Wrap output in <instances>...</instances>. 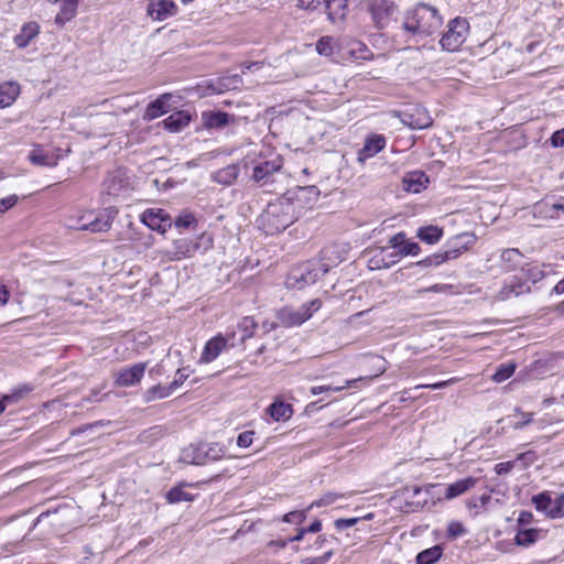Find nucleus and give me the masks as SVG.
<instances>
[{"label": "nucleus", "instance_id": "obj_33", "mask_svg": "<svg viewBox=\"0 0 564 564\" xmlns=\"http://www.w3.org/2000/svg\"><path fill=\"white\" fill-rule=\"evenodd\" d=\"M180 460L189 465L205 464L203 447L200 445H189L182 449Z\"/></svg>", "mask_w": 564, "mask_h": 564}, {"label": "nucleus", "instance_id": "obj_42", "mask_svg": "<svg viewBox=\"0 0 564 564\" xmlns=\"http://www.w3.org/2000/svg\"><path fill=\"white\" fill-rule=\"evenodd\" d=\"M346 494H338V492H326L319 499L313 501L308 507L307 510H312L313 508H321V507H327L335 502H337L340 499L346 498Z\"/></svg>", "mask_w": 564, "mask_h": 564}, {"label": "nucleus", "instance_id": "obj_40", "mask_svg": "<svg viewBox=\"0 0 564 564\" xmlns=\"http://www.w3.org/2000/svg\"><path fill=\"white\" fill-rule=\"evenodd\" d=\"M173 391L174 390L172 389L171 386H167V387L161 386V384L153 386L144 392L143 400L145 402H152L154 400L165 399V398L170 397Z\"/></svg>", "mask_w": 564, "mask_h": 564}, {"label": "nucleus", "instance_id": "obj_9", "mask_svg": "<svg viewBox=\"0 0 564 564\" xmlns=\"http://www.w3.org/2000/svg\"><path fill=\"white\" fill-rule=\"evenodd\" d=\"M433 487H441V484H427L422 487L413 488L410 501L408 502L413 511L423 509L430 510L443 501V499L432 498V491L430 489Z\"/></svg>", "mask_w": 564, "mask_h": 564}, {"label": "nucleus", "instance_id": "obj_57", "mask_svg": "<svg viewBox=\"0 0 564 564\" xmlns=\"http://www.w3.org/2000/svg\"><path fill=\"white\" fill-rule=\"evenodd\" d=\"M359 521H360L359 517L358 518H348V519L340 518V519H337L334 522V524L338 531H343L347 528L356 525Z\"/></svg>", "mask_w": 564, "mask_h": 564}, {"label": "nucleus", "instance_id": "obj_28", "mask_svg": "<svg viewBox=\"0 0 564 564\" xmlns=\"http://www.w3.org/2000/svg\"><path fill=\"white\" fill-rule=\"evenodd\" d=\"M267 412L274 421L279 422L289 420L293 414V409L291 404L276 399L269 405Z\"/></svg>", "mask_w": 564, "mask_h": 564}, {"label": "nucleus", "instance_id": "obj_36", "mask_svg": "<svg viewBox=\"0 0 564 564\" xmlns=\"http://www.w3.org/2000/svg\"><path fill=\"white\" fill-rule=\"evenodd\" d=\"M544 536L542 530L540 529H525V530H520L516 538H514V541H516V544L517 545H520V546H523V547H529L531 545H533L535 542H538L540 539H542Z\"/></svg>", "mask_w": 564, "mask_h": 564}, {"label": "nucleus", "instance_id": "obj_39", "mask_svg": "<svg viewBox=\"0 0 564 564\" xmlns=\"http://www.w3.org/2000/svg\"><path fill=\"white\" fill-rule=\"evenodd\" d=\"M416 236L429 245L438 242L443 236V229L437 226H425L417 229Z\"/></svg>", "mask_w": 564, "mask_h": 564}, {"label": "nucleus", "instance_id": "obj_8", "mask_svg": "<svg viewBox=\"0 0 564 564\" xmlns=\"http://www.w3.org/2000/svg\"><path fill=\"white\" fill-rule=\"evenodd\" d=\"M368 11L378 28H384L397 13V7L390 0H368Z\"/></svg>", "mask_w": 564, "mask_h": 564}, {"label": "nucleus", "instance_id": "obj_17", "mask_svg": "<svg viewBox=\"0 0 564 564\" xmlns=\"http://www.w3.org/2000/svg\"><path fill=\"white\" fill-rule=\"evenodd\" d=\"M147 365L143 362L135 364L131 367L120 369L116 373L115 382L119 387H132L141 381L144 376Z\"/></svg>", "mask_w": 564, "mask_h": 564}, {"label": "nucleus", "instance_id": "obj_1", "mask_svg": "<svg viewBox=\"0 0 564 564\" xmlns=\"http://www.w3.org/2000/svg\"><path fill=\"white\" fill-rule=\"evenodd\" d=\"M314 186L296 187L270 200L257 218L259 229L267 235L279 234L293 225L317 200Z\"/></svg>", "mask_w": 564, "mask_h": 564}, {"label": "nucleus", "instance_id": "obj_27", "mask_svg": "<svg viewBox=\"0 0 564 564\" xmlns=\"http://www.w3.org/2000/svg\"><path fill=\"white\" fill-rule=\"evenodd\" d=\"M57 6V12L55 15V23L58 26H64L67 22L73 20L77 14L78 6L68 3L66 1H52Z\"/></svg>", "mask_w": 564, "mask_h": 564}, {"label": "nucleus", "instance_id": "obj_19", "mask_svg": "<svg viewBox=\"0 0 564 564\" xmlns=\"http://www.w3.org/2000/svg\"><path fill=\"white\" fill-rule=\"evenodd\" d=\"M117 214L118 210L115 207L106 208L105 212L97 216L94 220L79 225L77 229L88 230L91 232L107 231L110 228L111 223Z\"/></svg>", "mask_w": 564, "mask_h": 564}, {"label": "nucleus", "instance_id": "obj_61", "mask_svg": "<svg viewBox=\"0 0 564 564\" xmlns=\"http://www.w3.org/2000/svg\"><path fill=\"white\" fill-rule=\"evenodd\" d=\"M551 144L554 148L564 147V128L555 131L551 137Z\"/></svg>", "mask_w": 564, "mask_h": 564}, {"label": "nucleus", "instance_id": "obj_54", "mask_svg": "<svg viewBox=\"0 0 564 564\" xmlns=\"http://www.w3.org/2000/svg\"><path fill=\"white\" fill-rule=\"evenodd\" d=\"M254 432L245 431L237 437V445L241 448H248L253 442Z\"/></svg>", "mask_w": 564, "mask_h": 564}, {"label": "nucleus", "instance_id": "obj_32", "mask_svg": "<svg viewBox=\"0 0 564 564\" xmlns=\"http://www.w3.org/2000/svg\"><path fill=\"white\" fill-rule=\"evenodd\" d=\"M30 162L39 166H55L57 160L48 154L41 145H35L28 155Z\"/></svg>", "mask_w": 564, "mask_h": 564}, {"label": "nucleus", "instance_id": "obj_14", "mask_svg": "<svg viewBox=\"0 0 564 564\" xmlns=\"http://www.w3.org/2000/svg\"><path fill=\"white\" fill-rule=\"evenodd\" d=\"M460 248H455L445 252H437L432 256L426 257L425 259L417 261L416 263L412 264L411 267H404L400 269L397 274H399L401 278H406L409 275L408 271L413 267H422V268H430V267H437L445 261L449 259H455L459 256Z\"/></svg>", "mask_w": 564, "mask_h": 564}, {"label": "nucleus", "instance_id": "obj_37", "mask_svg": "<svg viewBox=\"0 0 564 564\" xmlns=\"http://www.w3.org/2000/svg\"><path fill=\"white\" fill-rule=\"evenodd\" d=\"M502 268L506 271L516 270L522 262L523 256L518 249H506L500 256Z\"/></svg>", "mask_w": 564, "mask_h": 564}, {"label": "nucleus", "instance_id": "obj_56", "mask_svg": "<svg viewBox=\"0 0 564 564\" xmlns=\"http://www.w3.org/2000/svg\"><path fill=\"white\" fill-rule=\"evenodd\" d=\"M333 556V551L324 553L317 557H305L301 561V564H326Z\"/></svg>", "mask_w": 564, "mask_h": 564}, {"label": "nucleus", "instance_id": "obj_31", "mask_svg": "<svg viewBox=\"0 0 564 564\" xmlns=\"http://www.w3.org/2000/svg\"><path fill=\"white\" fill-rule=\"evenodd\" d=\"M242 84L239 75H231L218 78L209 85L213 93L221 94L226 90L237 89Z\"/></svg>", "mask_w": 564, "mask_h": 564}, {"label": "nucleus", "instance_id": "obj_26", "mask_svg": "<svg viewBox=\"0 0 564 564\" xmlns=\"http://www.w3.org/2000/svg\"><path fill=\"white\" fill-rule=\"evenodd\" d=\"M171 95L170 94H163L154 101L150 102L147 106V109L143 115V119L147 121H151L153 119H156L164 113L167 112L166 102L170 100Z\"/></svg>", "mask_w": 564, "mask_h": 564}, {"label": "nucleus", "instance_id": "obj_35", "mask_svg": "<svg viewBox=\"0 0 564 564\" xmlns=\"http://www.w3.org/2000/svg\"><path fill=\"white\" fill-rule=\"evenodd\" d=\"M40 26L35 22L25 24L19 34L14 36V43L18 47H25L39 34Z\"/></svg>", "mask_w": 564, "mask_h": 564}, {"label": "nucleus", "instance_id": "obj_52", "mask_svg": "<svg viewBox=\"0 0 564 564\" xmlns=\"http://www.w3.org/2000/svg\"><path fill=\"white\" fill-rule=\"evenodd\" d=\"M466 533V529L462 522L452 521L447 527V536L455 540Z\"/></svg>", "mask_w": 564, "mask_h": 564}, {"label": "nucleus", "instance_id": "obj_60", "mask_svg": "<svg viewBox=\"0 0 564 564\" xmlns=\"http://www.w3.org/2000/svg\"><path fill=\"white\" fill-rule=\"evenodd\" d=\"M405 241V234L398 232L389 239V245L393 249H401Z\"/></svg>", "mask_w": 564, "mask_h": 564}, {"label": "nucleus", "instance_id": "obj_51", "mask_svg": "<svg viewBox=\"0 0 564 564\" xmlns=\"http://www.w3.org/2000/svg\"><path fill=\"white\" fill-rule=\"evenodd\" d=\"M308 511L310 510H307V508L305 510H301V511H291V512L284 514L283 521L288 522V523L294 522V523L301 524L306 520Z\"/></svg>", "mask_w": 564, "mask_h": 564}, {"label": "nucleus", "instance_id": "obj_63", "mask_svg": "<svg viewBox=\"0 0 564 564\" xmlns=\"http://www.w3.org/2000/svg\"><path fill=\"white\" fill-rule=\"evenodd\" d=\"M322 0H297V7L304 10L313 11L319 4Z\"/></svg>", "mask_w": 564, "mask_h": 564}, {"label": "nucleus", "instance_id": "obj_44", "mask_svg": "<svg viewBox=\"0 0 564 564\" xmlns=\"http://www.w3.org/2000/svg\"><path fill=\"white\" fill-rule=\"evenodd\" d=\"M204 460H218L225 455V447L218 443L202 444Z\"/></svg>", "mask_w": 564, "mask_h": 564}, {"label": "nucleus", "instance_id": "obj_29", "mask_svg": "<svg viewBox=\"0 0 564 564\" xmlns=\"http://www.w3.org/2000/svg\"><path fill=\"white\" fill-rule=\"evenodd\" d=\"M234 117L221 111L203 112V121L205 127L209 129H220L230 123Z\"/></svg>", "mask_w": 564, "mask_h": 564}, {"label": "nucleus", "instance_id": "obj_10", "mask_svg": "<svg viewBox=\"0 0 564 564\" xmlns=\"http://www.w3.org/2000/svg\"><path fill=\"white\" fill-rule=\"evenodd\" d=\"M527 293H530V284L523 280V276L516 274L503 282L496 297L499 301H508Z\"/></svg>", "mask_w": 564, "mask_h": 564}, {"label": "nucleus", "instance_id": "obj_38", "mask_svg": "<svg viewBox=\"0 0 564 564\" xmlns=\"http://www.w3.org/2000/svg\"><path fill=\"white\" fill-rule=\"evenodd\" d=\"M239 175V167L236 164L227 165L214 173L215 182L223 185H231Z\"/></svg>", "mask_w": 564, "mask_h": 564}, {"label": "nucleus", "instance_id": "obj_24", "mask_svg": "<svg viewBox=\"0 0 564 564\" xmlns=\"http://www.w3.org/2000/svg\"><path fill=\"white\" fill-rule=\"evenodd\" d=\"M403 123L411 129H426L432 124V118L425 109L415 108L412 113H404Z\"/></svg>", "mask_w": 564, "mask_h": 564}, {"label": "nucleus", "instance_id": "obj_12", "mask_svg": "<svg viewBox=\"0 0 564 564\" xmlns=\"http://www.w3.org/2000/svg\"><path fill=\"white\" fill-rule=\"evenodd\" d=\"M141 220L145 226H148L152 230H156L160 232H165L169 228L172 227V219L170 215L164 209L160 208L147 209L141 215Z\"/></svg>", "mask_w": 564, "mask_h": 564}, {"label": "nucleus", "instance_id": "obj_4", "mask_svg": "<svg viewBox=\"0 0 564 564\" xmlns=\"http://www.w3.org/2000/svg\"><path fill=\"white\" fill-rule=\"evenodd\" d=\"M328 268L317 261H307L290 270L285 286L291 290H303L314 284L321 276L326 274Z\"/></svg>", "mask_w": 564, "mask_h": 564}, {"label": "nucleus", "instance_id": "obj_53", "mask_svg": "<svg viewBox=\"0 0 564 564\" xmlns=\"http://www.w3.org/2000/svg\"><path fill=\"white\" fill-rule=\"evenodd\" d=\"M459 379L458 378H451L448 380H445V381H440V382H436V383H429V384H417L414 387V389H431V390H437V389H443L449 384H453V383H456L458 382Z\"/></svg>", "mask_w": 564, "mask_h": 564}, {"label": "nucleus", "instance_id": "obj_25", "mask_svg": "<svg viewBox=\"0 0 564 564\" xmlns=\"http://www.w3.org/2000/svg\"><path fill=\"white\" fill-rule=\"evenodd\" d=\"M564 212V204L549 202H539L533 206V215L534 217L543 218V219H556L560 214Z\"/></svg>", "mask_w": 564, "mask_h": 564}, {"label": "nucleus", "instance_id": "obj_5", "mask_svg": "<svg viewBox=\"0 0 564 564\" xmlns=\"http://www.w3.org/2000/svg\"><path fill=\"white\" fill-rule=\"evenodd\" d=\"M322 306L319 300H313L306 304H303L299 308L294 307H283L281 308L276 317L280 324L284 327H294L300 326L307 319H310L314 312H317Z\"/></svg>", "mask_w": 564, "mask_h": 564}, {"label": "nucleus", "instance_id": "obj_50", "mask_svg": "<svg viewBox=\"0 0 564 564\" xmlns=\"http://www.w3.org/2000/svg\"><path fill=\"white\" fill-rule=\"evenodd\" d=\"M257 324L252 317H243L238 327L242 332L241 340L252 337Z\"/></svg>", "mask_w": 564, "mask_h": 564}, {"label": "nucleus", "instance_id": "obj_30", "mask_svg": "<svg viewBox=\"0 0 564 564\" xmlns=\"http://www.w3.org/2000/svg\"><path fill=\"white\" fill-rule=\"evenodd\" d=\"M20 94V86L15 82L0 84V108L11 106Z\"/></svg>", "mask_w": 564, "mask_h": 564}, {"label": "nucleus", "instance_id": "obj_7", "mask_svg": "<svg viewBox=\"0 0 564 564\" xmlns=\"http://www.w3.org/2000/svg\"><path fill=\"white\" fill-rule=\"evenodd\" d=\"M477 482V478L467 477L449 485H441V487H433L430 490L432 491V498L452 500L474 488Z\"/></svg>", "mask_w": 564, "mask_h": 564}, {"label": "nucleus", "instance_id": "obj_11", "mask_svg": "<svg viewBox=\"0 0 564 564\" xmlns=\"http://www.w3.org/2000/svg\"><path fill=\"white\" fill-rule=\"evenodd\" d=\"M384 364H386L384 359H382L380 357H377L376 358V364H375V368L377 369V372L373 376L359 377L357 379L346 380L344 386H336V387H333V386H315V387L311 388V393L313 395H317V394H321L323 392H328V391L340 392V391H343L346 388L354 387L358 381H371L373 378L379 377L380 375H382L386 371L387 368H386Z\"/></svg>", "mask_w": 564, "mask_h": 564}, {"label": "nucleus", "instance_id": "obj_41", "mask_svg": "<svg viewBox=\"0 0 564 564\" xmlns=\"http://www.w3.org/2000/svg\"><path fill=\"white\" fill-rule=\"evenodd\" d=\"M442 547L438 545H435L433 547L426 549L422 552H420L416 555V563L417 564H434L440 560L442 556Z\"/></svg>", "mask_w": 564, "mask_h": 564}, {"label": "nucleus", "instance_id": "obj_3", "mask_svg": "<svg viewBox=\"0 0 564 564\" xmlns=\"http://www.w3.org/2000/svg\"><path fill=\"white\" fill-rule=\"evenodd\" d=\"M442 25L438 11L429 4H419L405 19L404 29L415 34L430 35Z\"/></svg>", "mask_w": 564, "mask_h": 564}, {"label": "nucleus", "instance_id": "obj_13", "mask_svg": "<svg viewBox=\"0 0 564 564\" xmlns=\"http://www.w3.org/2000/svg\"><path fill=\"white\" fill-rule=\"evenodd\" d=\"M199 248L197 240L191 238H180L173 241L171 249L165 254L171 261H178L194 256Z\"/></svg>", "mask_w": 564, "mask_h": 564}, {"label": "nucleus", "instance_id": "obj_45", "mask_svg": "<svg viewBox=\"0 0 564 564\" xmlns=\"http://www.w3.org/2000/svg\"><path fill=\"white\" fill-rule=\"evenodd\" d=\"M520 276H523L524 281H528L530 284V288L535 284L538 281L542 280L544 276L543 271L535 267V265H529L527 268H521L520 272L518 273Z\"/></svg>", "mask_w": 564, "mask_h": 564}, {"label": "nucleus", "instance_id": "obj_16", "mask_svg": "<svg viewBox=\"0 0 564 564\" xmlns=\"http://www.w3.org/2000/svg\"><path fill=\"white\" fill-rule=\"evenodd\" d=\"M129 184L126 170L118 169L107 175L104 182V189L108 195L118 196L129 187Z\"/></svg>", "mask_w": 564, "mask_h": 564}, {"label": "nucleus", "instance_id": "obj_21", "mask_svg": "<svg viewBox=\"0 0 564 564\" xmlns=\"http://www.w3.org/2000/svg\"><path fill=\"white\" fill-rule=\"evenodd\" d=\"M532 503L538 511L545 513L551 519L562 518V513L556 508L555 500L552 499L551 494L547 491L533 496Z\"/></svg>", "mask_w": 564, "mask_h": 564}, {"label": "nucleus", "instance_id": "obj_48", "mask_svg": "<svg viewBox=\"0 0 564 564\" xmlns=\"http://www.w3.org/2000/svg\"><path fill=\"white\" fill-rule=\"evenodd\" d=\"M316 52L322 56H330L334 52V40L332 36H322L316 43Z\"/></svg>", "mask_w": 564, "mask_h": 564}, {"label": "nucleus", "instance_id": "obj_46", "mask_svg": "<svg viewBox=\"0 0 564 564\" xmlns=\"http://www.w3.org/2000/svg\"><path fill=\"white\" fill-rule=\"evenodd\" d=\"M166 500L170 503H178L181 501H192L193 496L184 491L182 486H175L166 494Z\"/></svg>", "mask_w": 564, "mask_h": 564}, {"label": "nucleus", "instance_id": "obj_59", "mask_svg": "<svg viewBox=\"0 0 564 564\" xmlns=\"http://www.w3.org/2000/svg\"><path fill=\"white\" fill-rule=\"evenodd\" d=\"M517 412L521 415L522 419H521V421H518L512 424V427L514 430L523 429L524 426H527L528 424H530L532 422V417H533L532 413H524V412H520L519 410H517Z\"/></svg>", "mask_w": 564, "mask_h": 564}, {"label": "nucleus", "instance_id": "obj_47", "mask_svg": "<svg viewBox=\"0 0 564 564\" xmlns=\"http://www.w3.org/2000/svg\"><path fill=\"white\" fill-rule=\"evenodd\" d=\"M514 370L516 365L513 362L502 364L498 367L491 378L495 382L500 383L509 379L514 373Z\"/></svg>", "mask_w": 564, "mask_h": 564}, {"label": "nucleus", "instance_id": "obj_2", "mask_svg": "<svg viewBox=\"0 0 564 564\" xmlns=\"http://www.w3.org/2000/svg\"><path fill=\"white\" fill-rule=\"evenodd\" d=\"M245 167L251 180L268 192L281 189L286 174L283 172V159L269 147L249 153L245 159Z\"/></svg>", "mask_w": 564, "mask_h": 564}, {"label": "nucleus", "instance_id": "obj_43", "mask_svg": "<svg viewBox=\"0 0 564 564\" xmlns=\"http://www.w3.org/2000/svg\"><path fill=\"white\" fill-rule=\"evenodd\" d=\"M421 248L416 242H409L405 240L402 248L397 253L391 254L393 259L389 263H384L383 265L389 267L391 263H395L397 261H399L401 257L417 256Z\"/></svg>", "mask_w": 564, "mask_h": 564}, {"label": "nucleus", "instance_id": "obj_6", "mask_svg": "<svg viewBox=\"0 0 564 564\" xmlns=\"http://www.w3.org/2000/svg\"><path fill=\"white\" fill-rule=\"evenodd\" d=\"M469 32V23L466 19L455 18L447 24L446 31L443 33L440 44L448 52L457 51L466 41Z\"/></svg>", "mask_w": 564, "mask_h": 564}, {"label": "nucleus", "instance_id": "obj_23", "mask_svg": "<svg viewBox=\"0 0 564 564\" xmlns=\"http://www.w3.org/2000/svg\"><path fill=\"white\" fill-rule=\"evenodd\" d=\"M429 183V177L422 171H412L403 176V188L406 192L421 193Z\"/></svg>", "mask_w": 564, "mask_h": 564}, {"label": "nucleus", "instance_id": "obj_22", "mask_svg": "<svg viewBox=\"0 0 564 564\" xmlns=\"http://www.w3.org/2000/svg\"><path fill=\"white\" fill-rule=\"evenodd\" d=\"M386 147V138L381 134L369 137L364 147L358 152V161L364 163L366 160L375 156Z\"/></svg>", "mask_w": 564, "mask_h": 564}, {"label": "nucleus", "instance_id": "obj_20", "mask_svg": "<svg viewBox=\"0 0 564 564\" xmlns=\"http://www.w3.org/2000/svg\"><path fill=\"white\" fill-rule=\"evenodd\" d=\"M327 19L333 24L341 23L348 14V0H323Z\"/></svg>", "mask_w": 564, "mask_h": 564}, {"label": "nucleus", "instance_id": "obj_62", "mask_svg": "<svg viewBox=\"0 0 564 564\" xmlns=\"http://www.w3.org/2000/svg\"><path fill=\"white\" fill-rule=\"evenodd\" d=\"M514 466V462H502L495 466V471L498 475H507L509 474Z\"/></svg>", "mask_w": 564, "mask_h": 564}, {"label": "nucleus", "instance_id": "obj_34", "mask_svg": "<svg viewBox=\"0 0 564 564\" xmlns=\"http://www.w3.org/2000/svg\"><path fill=\"white\" fill-rule=\"evenodd\" d=\"M191 121V116L185 111H176L169 116L164 121V127L171 132H177L187 127Z\"/></svg>", "mask_w": 564, "mask_h": 564}, {"label": "nucleus", "instance_id": "obj_64", "mask_svg": "<svg viewBox=\"0 0 564 564\" xmlns=\"http://www.w3.org/2000/svg\"><path fill=\"white\" fill-rule=\"evenodd\" d=\"M356 45L358 46V48L351 50V54L356 55V58L367 59L368 58V53H369L367 46L361 44V43H357Z\"/></svg>", "mask_w": 564, "mask_h": 564}, {"label": "nucleus", "instance_id": "obj_58", "mask_svg": "<svg viewBox=\"0 0 564 564\" xmlns=\"http://www.w3.org/2000/svg\"><path fill=\"white\" fill-rule=\"evenodd\" d=\"M189 373L186 369H178L175 373V378L170 384L175 391L183 382L188 378Z\"/></svg>", "mask_w": 564, "mask_h": 564}, {"label": "nucleus", "instance_id": "obj_18", "mask_svg": "<svg viewBox=\"0 0 564 564\" xmlns=\"http://www.w3.org/2000/svg\"><path fill=\"white\" fill-rule=\"evenodd\" d=\"M229 338L221 334L216 335L209 339L202 351L199 357L200 364H209L214 361L224 350L227 349Z\"/></svg>", "mask_w": 564, "mask_h": 564}, {"label": "nucleus", "instance_id": "obj_15", "mask_svg": "<svg viewBox=\"0 0 564 564\" xmlns=\"http://www.w3.org/2000/svg\"><path fill=\"white\" fill-rule=\"evenodd\" d=\"M177 6L172 0H149L147 7V14L153 21H165L166 19L176 15Z\"/></svg>", "mask_w": 564, "mask_h": 564}, {"label": "nucleus", "instance_id": "obj_49", "mask_svg": "<svg viewBox=\"0 0 564 564\" xmlns=\"http://www.w3.org/2000/svg\"><path fill=\"white\" fill-rule=\"evenodd\" d=\"M196 224V218L194 214L187 210H183L174 220V226L176 228H191L193 225Z\"/></svg>", "mask_w": 564, "mask_h": 564}, {"label": "nucleus", "instance_id": "obj_55", "mask_svg": "<svg viewBox=\"0 0 564 564\" xmlns=\"http://www.w3.org/2000/svg\"><path fill=\"white\" fill-rule=\"evenodd\" d=\"M19 202L18 195H9L4 198H0V214H3L14 207Z\"/></svg>", "mask_w": 564, "mask_h": 564}]
</instances>
